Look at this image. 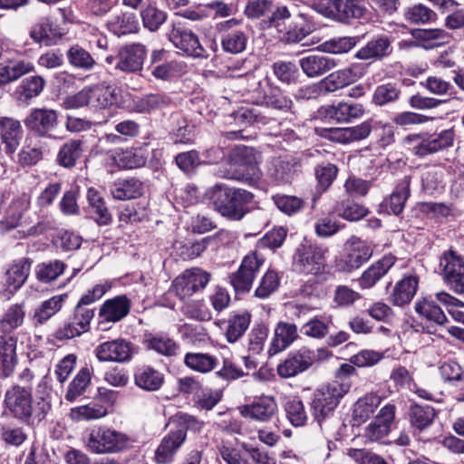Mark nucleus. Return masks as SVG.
<instances>
[{"mask_svg": "<svg viewBox=\"0 0 464 464\" xmlns=\"http://www.w3.org/2000/svg\"><path fill=\"white\" fill-rule=\"evenodd\" d=\"M37 392L41 395L33 402L30 391L14 385L5 394V407L14 418L26 423H30L31 420L41 421L51 409L49 388L45 382L42 381L39 383Z\"/></svg>", "mask_w": 464, "mask_h": 464, "instance_id": "nucleus-1", "label": "nucleus"}, {"mask_svg": "<svg viewBox=\"0 0 464 464\" xmlns=\"http://www.w3.org/2000/svg\"><path fill=\"white\" fill-rule=\"evenodd\" d=\"M204 198L222 217L231 221H239L249 212L254 195L244 188L216 183L206 189Z\"/></svg>", "mask_w": 464, "mask_h": 464, "instance_id": "nucleus-2", "label": "nucleus"}, {"mask_svg": "<svg viewBox=\"0 0 464 464\" xmlns=\"http://www.w3.org/2000/svg\"><path fill=\"white\" fill-rule=\"evenodd\" d=\"M229 159L237 169L230 170L218 168L216 171L217 177L249 185H255L260 180L262 171L259 165L262 161V155L258 150L251 147L238 146L231 151Z\"/></svg>", "mask_w": 464, "mask_h": 464, "instance_id": "nucleus-3", "label": "nucleus"}, {"mask_svg": "<svg viewBox=\"0 0 464 464\" xmlns=\"http://www.w3.org/2000/svg\"><path fill=\"white\" fill-rule=\"evenodd\" d=\"M349 389V384L334 381L314 392L311 402L312 413L322 430L325 432L332 430L331 423L334 410Z\"/></svg>", "mask_w": 464, "mask_h": 464, "instance_id": "nucleus-4", "label": "nucleus"}, {"mask_svg": "<svg viewBox=\"0 0 464 464\" xmlns=\"http://www.w3.org/2000/svg\"><path fill=\"white\" fill-rule=\"evenodd\" d=\"M135 440L128 434L111 427L100 426L91 430L85 446L95 454H115L133 447Z\"/></svg>", "mask_w": 464, "mask_h": 464, "instance_id": "nucleus-5", "label": "nucleus"}, {"mask_svg": "<svg viewBox=\"0 0 464 464\" xmlns=\"http://www.w3.org/2000/svg\"><path fill=\"white\" fill-rule=\"evenodd\" d=\"M364 0H314V7L322 15L341 23L360 19L367 12Z\"/></svg>", "mask_w": 464, "mask_h": 464, "instance_id": "nucleus-6", "label": "nucleus"}, {"mask_svg": "<svg viewBox=\"0 0 464 464\" xmlns=\"http://www.w3.org/2000/svg\"><path fill=\"white\" fill-rule=\"evenodd\" d=\"M439 272L444 283L454 293L464 295V257L452 249L440 256Z\"/></svg>", "mask_w": 464, "mask_h": 464, "instance_id": "nucleus-7", "label": "nucleus"}, {"mask_svg": "<svg viewBox=\"0 0 464 464\" xmlns=\"http://www.w3.org/2000/svg\"><path fill=\"white\" fill-rule=\"evenodd\" d=\"M453 140L454 132L452 130H444L438 134L424 136L413 134L405 138V142L411 146L412 152L419 157L433 154L450 147Z\"/></svg>", "mask_w": 464, "mask_h": 464, "instance_id": "nucleus-8", "label": "nucleus"}, {"mask_svg": "<svg viewBox=\"0 0 464 464\" xmlns=\"http://www.w3.org/2000/svg\"><path fill=\"white\" fill-rule=\"evenodd\" d=\"M210 278L211 275L200 268L188 269L173 280L169 293L175 294L180 300H185L202 291Z\"/></svg>", "mask_w": 464, "mask_h": 464, "instance_id": "nucleus-9", "label": "nucleus"}, {"mask_svg": "<svg viewBox=\"0 0 464 464\" xmlns=\"http://www.w3.org/2000/svg\"><path fill=\"white\" fill-rule=\"evenodd\" d=\"M380 122L369 119L361 124L347 128H316V133L322 138L340 143L359 141L369 137L372 130L376 129Z\"/></svg>", "mask_w": 464, "mask_h": 464, "instance_id": "nucleus-10", "label": "nucleus"}, {"mask_svg": "<svg viewBox=\"0 0 464 464\" xmlns=\"http://www.w3.org/2000/svg\"><path fill=\"white\" fill-rule=\"evenodd\" d=\"M325 252L321 246L301 244L295 252L293 265L299 273L318 275L324 268Z\"/></svg>", "mask_w": 464, "mask_h": 464, "instance_id": "nucleus-11", "label": "nucleus"}, {"mask_svg": "<svg viewBox=\"0 0 464 464\" xmlns=\"http://www.w3.org/2000/svg\"><path fill=\"white\" fill-rule=\"evenodd\" d=\"M245 14L249 18H260L271 14L268 21H264V28H276L283 33L281 26L284 20L290 18V12L286 6H280L273 11V3L270 0H251L246 6Z\"/></svg>", "mask_w": 464, "mask_h": 464, "instance_id": "nucleus-12", "label": "nucleus"}, {"mask_svg": "<svg viewBox=\"0 0 464 464\" xmlns=\"http://www.w3.org/2000/svg\"><path fill=\"white\" fill-rule=\"evenodd\" d=\"M169 40L172 44L188 56L193 58H207L208 52L202 46L197 34L191 30L185 28L180 23H174L168 34Z\"/></svg>", "mask_w": 464, "mask_h": 464, "instance_id": "nucleus-13", "label": "nucleus"}, {"mask_svg": "<svg viewBox=\"0 0 464 464\" xmlns=\"http://www.w3.org/2000/svg\"><path fill=\"white\" fill-rule=\"evenodd\" d=\"M264 264V258L256 252L246 256L239 268L229 276L230 283L236 292H248L256 274Z\"/></svg>", "mask_w": 464, "mask_h": 464, "instance_id": "nucleus-14", "label": "nucleus"}, {"mask_svg": "<svg viewBox=\"0 0 464 464\" xmlns=\"http://www.w3.org/2000/svg\"><path fill=\"white\" fill-rule=\"evenodd\" d=\"M93 316V308L77 304L68 322L55 332V338L59 340L72 339L88 332Z\"/></svg>", "mask_w": 464, "mask_h": 464, "instance_id": "nucleus-15", "label": "nucleus"}, {"mask_svg": "<svg viewBox=\"0 0 464 464\" xmlns=\"http://www.w3.org/2000/svg\"><path fill=\"white\" fill-rule=\"evenodd\" d=\"M94 353L100 362H126L131 360L134 346L125 339L117 338L100 343Z\"/></svg>", "mask_w": 464, "mask_h": 464, "instance_id": "nucleus-16", "label": "nucleus"}, {"mask_svg": "<svg viewBox=\"0 0 464 464\" xmlns=\"http://www.w3.org/2000/svg\"><path fill=\"white\" fill-rule=\"evenodd\" d=\"M242 20L231 18L218 25L221 34V45L224 51L230 53H242L246 46L247 36L246 33L238 28Z\"/></svg>", "mask_w": 464, "mask_h": 464, "instance_id": "nucleus-17", "label": "nucleus"}, {"mask_svg": "<svg viewBox=\"0 0 464 464\" xmlns=\"http://www.w3.org/2000/svg\"><path fill=\"white\" fill-rule=\"evenodd\" d=\"M314 363H315L314 350L307 347H301L290 353L287 358L278 364L277 373L282 378L294 377L307 371Z\"/></svg>", "mask_w": 464, "mask_h": 464, "instance_id": "nucleus-18", "label": "nucleus"}, {"mask_svg": "<svg viewBox=\"0 0 464 464\" xmlns=\"http://www.w3.org/2000/svg\"><path fill=\"white\" fill-rule=\"evenodd\" d=\"M347 255L344 260L341 261L337 266L343 272H351L358 269L363 263L368 261L372 255L371 246L357 237H351L346 242Z\"/></svg>", "mask_w": 464, "mask_h": 464, "instance_id": "nucleus-19", "label": "nucleus"}, {"mask_svg": "<svg viewBox=\"0 0 464 464\" xmlns=\"http://www.w3.org/2000/svg\"><path fill=\"white\" fill-rule=\"evenodd\" d=\"M318 112L326 121L345 123L361 118L364 114L365 109L361 103L339 102L336 104L321 107Z\"/></svg>", "mask_w": 464, "mask_h": 464, "instance_id": "nucleus-20", "label": "nucleus"}, {"mask_svg": "<svg viewBox=\"0 0 464 464\" xmlns=\"http://www.w3.org/2000/svg\"><path fill=\"white\" fill-rule=\"evenodd\" d=\"M240 414L246 419L259 422H268L278 412L277 402L273 396L263 395L255 399L251 403L239 409Z\"/></svg>", "mask_w": 464, "mask_h": 464, "instance_id": "nucleus-21", "label": "nucleus"}, {"mask_svg": "<svg viewBox=\"0 0 464 464\" xmlns=\"http://www.w3.org/2000/svg\"><path fill=\"white\" fill-rule=\"evenodd\" d=\"M25 126L41 137L50 136L58 126V112L53 109H33L24 121Z\"/></svg>", "mask_w": 464, "mask_h": 464, "instance_id": "nucleus-22", "label": "nucleus"}, {"mask_svg": "<svg viewBox=\"0 0 464 464\" xmlns=\"http://www.w3.org/2000/svg\"><path fill=\"white\" fill-rule=\"evenodd\" d=\"M395 414L396 406L394 404L387 403L382 407L375 419L365 428V438L372 441L384 439L391 431Z\"/></svg>", "mask_w": 464, "mask_h": 464, "instance_id": "nucleus-23", "label": "nucleus"}, {"mask_svg": "<svg viewBox=\"0 0 464 464\" xmlns=\"http://www.w3.org/2000/svg\"><path fill=\"white\" fill-rule=\"evenodd\" d=\"M147 50L143 44H132L119 50L116 68L124 72H138L143 68Z\"/></svg>", "mask_w": 464, "mask_h": 464, "instance_id": "nucleus-24", "label": "nucleus"}, {"mask_svg": "<svg viewBox=\"0 0 464 464\" xmlns=\"http://www.w3.org/2000/svg\"><path fill=\"white\" fill-rule=\"evenodd\" d=\"M362 74V70L355 65L338 70L330 73L320 82V89L325 92H334L355 82Z\"/></svg>", "mask_w": 464, "mask_h": 464, "instance_id": "nucleus-25", "label": "nucleus"}, {"mask_svg": "<svg viewBox=\"0 0 464 464\" xmlns=\"http://www.w3.org/2000/svg\"><path fill=\"white\" fill-rule=\"evenodd\" d=\"M297 326L295 324L279 322L274 330V337L268 347L269 356H274L289 347L298 338Z\"/></svg>", "mask_w": 464, "mask_h": 464, "instance_id": "nucleus-26", "label": "nucleus"}, {"mask_svg": "<svg viewBox=\"0 0 464 464\" xmlns=\"http://www.w3.org/2000/svg\"><path fill=\"white\" fill-rule=\"evenodd\" d=\"M297 162L289 157L273 158L269 161L267 176L275 185L290 183L295 173Z\"/></svg>", "mask_w": 464, "mask_h": 464, "instance_id": "nucleus-27", "label": "nucleus"}, {"mask_svg": "<svg viewBox=\"0 0 464 464\" xmlns=\"http://www.w3.org/2000/svg\"><path fill=\"white\" fill-rule=\"evenodd\" d=\"M185 440L186 431L184 429H177L167 434L155 451V460L157 463L167 464L171 462L174 455Z\"/></svg>", "mask_w": 464, "mask_h": 464, "instance_id": "nucleus-28", "label": "nucleus"}, {"mask_svg": "<svg viewBox=\"0 0 464 464\" xmlns=\"http://www.w3.org/2000/svg\"><path fill=\"white\" fill-rule=\"evenodd\" d=\"M32 266V260L28 257H21L14 260L5 272L6 291L13 295L27 280Z\"/></svg>", "mask_w": 464, "mask_h": 464, "instance_id": "nucleus-29", "label": "nucleus"}, {"mask_svg": "<svg viewBox=\"0 0 464 464\" xmlns=\"http://www.w3.org/2000/svg\"><path fill=\"white\" fill-rule=\"evenodd\" d=\"M130 306L131 302L126 295H117L102 304L99 316L105 322L117 323L129 314Z\"/></svg>", "mask_w": 464, "mask_h": 464, "instance_id": "nucleus-30", "label": "nucleus"}, {"mask_svg": "<svg viewBox=\"0 0 464 464\" xmlns=\"http://www.w3.org/2000/svg\"><path fill=\"white\" fill-rule=\"evenodd\" d=\"M16 343L14 335L0 334V373L4 377H9L16 366Z\"/></svg>", "mask_w": 464, "mask_h": 464, "instance_id": "nucleus-31", "label": "nucleus"}, {"mask_svg": "<svg viewBox=\"0 0 464 464\" xmlns=\"http://www.w3.org/2000/svg\"><path fill=\"white\" fill-rule=\"evenodd\" d=\"M299 65L304 73L310 77H319L337 66L334 58L323 54H309L299 60Z\"/></svg>", "mask_w": 464, "mask_h": 464, "instance_id": "nucleus-32", "label": "nucleus"}, {"mask_svg": "<svg viewBox=\"0 0 464 464\" xmlns=\"http://www.w3.org/2000/svg\"><path fill=\"white\" fill-rule=\"evenodd\" d=\"M142 343L147 350L153 351L166 357L176 356L179 344L167 334L146 333Z\"/></svg>", "mask_w": 464, "mask_h": 464, "instance_id": "nucleus-33", "label": "nucleus"}, {"mask_svg": "<svg viewBox=\"0 0 464 464\" xmlns=\"http://www.w3.org/2000/svg\"><path fill=\"white\" fill-rule=\"evenodd\" d=\"M23 129L20 122L9 117L0 119V137L5 144V152L14 153L20 144Z\"/></svg>", "mask_w": 464, "mask_h": 464, "instance_id": "nucleus-34", "label": "nucleus"}, {"mask_svg": "<svg viewBox=\"0 0 464 464\" xmlns=\"http://www.w3.org/2000/svg\"><path fill=\"white\" fill-rule=\"evenodd\" d=\"M391 40L386 35H379L357 51L355 57L360 60H378L392 53Z\"/></svg>", "mask_w": 464, "mask_h": 464, "instance_id": "nucleus-35", "label": "nucleus"}, {"mask_svg": "<svg viewBox=\"0 0 464 464\" xmlns=\"http://www.w3.org/2000/svg\"><path fill=\"white\" fill-rule=\"evenodd\" d=\"M419 285L416 276H407L396 283L391 294V302L394 305L402 306L409 304L414 297Z\"/></svg>", "mask_w": 464, "mask_h": 464, "instance_id": "nucleus-36", "label": "nucleus"}, {"mask_svg": "<svg viewBox=\"0 0 464 464\" xmlns=\"http://www.w3.org/2000/svg\"><path fill=\"white\" fill-rule=\"evenodd\" d=\"M394 260L393 256H389L372 264L358 278L359 286L362 289L372 288L394 265Z\"/></svg>", "mask_w": 464, "mask_h": 464, "instance_id": "nucleus-37", "label": "nucleus"}, {"mask_svg": "<svg viewBox=\"0 0 464 464\" xmlns=\"http://www.w3.org/2000/svg\"><path fill=\"white\" fill-rule=\"evenodd\" d=\"M382 402V397L370 392L359 398L353 405V420L358 424L368 420Z\"/></svg>", "mask_w": 464, "mask_h": 464, "instance_id": "nucleus-38", "label": "nucleus"}, {"mask_svg": "<svg viewBox=\"0 0 464 464\" xmlns=\"http://www.w3.org/2000/svg\"><path fill=\"white\" fill-rule=\"evenodd\" d=\"M163 374L149 365H143L136 369L134 373L135 384L145 391L154 392L163 384Z\"/></svg>", "mask_w": 464, "mask_h": 464, "instance_id": "nucleus-39", "label": "nucleus"}, {"mask_svg": "<svg viewBox=\"0 0 464 464\" xmlns=\"http://www.w3.org/2000/svg\"><path fill=\"white\" fill-rule=\"evenodd\" d=\"M89 106L94 109H103L119 102L118 91L111 86L97 85L88 87Z\"/></svg>", "mask_w": 464, "mask_h": 464, "instance_id": "nucleus-40", "label": "nucleus"}, {"mask_svg": "<svg viewBox=\"0 0 464 464\" xmlns=\"http://www.w3.org/2000/svg\"><path fill=\"white\" fill-rule=\"evenodd\" d=\"M413 36L425 49H432L448 44L452 39L450 34L440 28L418 29L413 33Z\"/></svg>", "mask_w": 464, "mask_h": 464, "instance_id": "nucleus-41", "label": "nucleus"}, {"mask_svg": "<svg viewBox=\"0 0 464 464\" xmlns=\"http://www.w3.org/2000/svg\"><path fill=\"white\" fill-rule=\"evenodd\" d=\"M142 190V183L131 178L116 180L111 188V194L115 199L129 200L141 196Z\"/></svg>", "mask_w": 464, "mask_h": 464, "instance_id": "nucleus-42", "label": "nucleus"}, {"mask_svg": "<svg viewBox=\"0 0 464 464\" xmlns=\"http://www.w3.org/2000/svg\"><path fill=\"white\" fill-rule=\"evenodd\" d=\"M107 25L109 30L118 36L133 34L139 30L138 19L131 13H121L113 15L108 21Z\"/></svg>", "mask_w": 464, "mask_h": 464, "instance_id": "nucleus-43", "label": "nucleus"}, {"mask_svg": "<svg viewBox=\"0 0 464 464\" xmlns=\"http://www.w3.org/2000/svg\"><path fill=\"white\" fill-rule=\"evenodd\" d=\"M82 151V141L81 140H70L60 148L56 161L60 166L71 169L76 165Z\"/></svg>", "mask_w": 464, "mask_h": 464, "instance_id": "nucleus-44", "label": "nucleus"}, {"mask_svg": "<svg viewBox=\"0 0 464 464\" xmlns=\"http://www.w3.org/2000/svg\"><path fill=\"white\" fill-rule=\"evenodd\" d=\"M62 36L56 25L45 18L33 25L30 31V37L38 44L49 45L52 42Z\"/></svg>", "mask_w": 464, "mask_h": 464, "instance_id": "nucleus-45", "label": "nucleus"}, {"mask_svg": "<svg viewBox=\"0 0 464 464\" xmlns=\"http://www.w3.org/2000/svg\"><path fill=\"white\" fill-rule=\"evenodd\" d=\"M409 416L411 426L423 430L433 423L437 412L431 406L414 404L410 409Z\"/></svg>", "mask_w": 464, "mask_h": 464, "instance_id": "nucleus-46", "label": "nucleus"}, {"mask_svg": "<svg viewBox=\"0 0 464 464\" xmlns=\"http://www.w3.org/2000/svg\"><path fill=\"white\" fill-rule=\"evenodd\" d=\"M251 314L248 312L235 314L227 320L226 337L228 343H236L249 327Z\"/></svg>", "mask_w": 464, "mask_h": 464, "instance_id": "nucleus-47", "label": "nucleus"}, {"mask_svg": "<svg viewBox=\"0 0 464 464\" xmlns=\"http://www.w3.org/2000/svg\"><path fill=\"white\" fill-rule=\"evenodd\" d=\"M409 197L410 179L405 177L397 184L394 191L386 200L385 206L390 208L394 215H399L402 212Z\"/></svg>", "mask_w": 464, "mask_h": 464, "instance_id": "nucleus-48", "label": "nucleus"}, {"mask_svg": "<svg viewBox=\"0 0 464 464\" xmlns=\"http://www.w3.org/2000/svg\"><path fill=\"white\" fill-rule=\"evenodd\" d=\"M169 103V99L160 93L144 95L133 102V110L139 113H150L154 111L165 108Z\"/></svg>", "mask_w": 464, "mask_h": 464, "instance_id": "nucleus-49", "label": "nucleus"}, {"mask_svg": "<svg viewBox=\"0 0 464 464\" xmlns=\"http://www.w3.org/2000/svg\"><path fill=\"white\" fill-rule=\"evenodd\" d=\"M25 312L22 304L11 305L0 319V329L2 334H11L16 328L20 327L24 320Z\"/></svg>", "mask_w": 464, "mask_h": 464, "instance_id": "nucleus-50", "label": "nucleus"}, {"mask_svg": "<svg viewBox=\"0 0 464 464\" xmlns=\"http://www.w3.org/2000/svg\"><path fill=\"white\" fill-rule=\"evenodd\" d=\"M87 199L92 208L93 218L100 225H108L111 221V215L109 212L104 199L99 195L94 188H89L87 192Z\"/></svg>", "mask_w": 464, "mask_h": 464, "instance_id": "nucleus-51", "label": "nucleus"}, {"mask_svg": "<svg viewBox=\"0 0 464 464\" xmlns=\"http://www.w3.org/2000/svg\"><path fill=\"white\" fill-rule=\"evenodd\" d=\"M184 363L189 369L206 373L211 372L218 364V359L208 353H188Z\"/></svg>", "mask_w": 464, "mask_h": 464, "instance_id": "nucleus-52", "label": "nucleus"}, {"mask_svg": "<svg viewBox=\"0 0 464 464\" xmlns=\"http://www.w3.org/2000/svg\"><path fill=\"white\" fill-rule=\"evenodd\" d=\"M107 415V409L99 403H90L72 408L70 418L74 421L92 420Z\"/></svg>", "mask_w": 464, "mask_h": 464, "instance_id": "nucleus-53", "label": "nucleus"}, {"mask_svg": "<svg viewBox=\"0 0 464 464\" xmlns=\"http://www.w3.org/2000/svg\"><path fill=\"white\" fill-rule=\"evenodd\" d=\"M415 311L427 320L435 323L438 325H442L447 322V317L431 299L425 298L415 304Z\"/></svg>", "mask_w": 464, "mask_h": 464, "instance_id": "nucleus-54", "label": "nucleus"}, {"mask_svg": "<svg viewBox=\"0 0 464 464\" xmlns=\"http://www.w3.org/2000/svg\"><path fill=\"white\" fill-rule=\"evenodd\" d=\"M65 266V264L60 260L43 262L36 266L35 276L42 283H50L63 273Z\"/></svg>", "mask_w": 464, "mask_h": 464, "instance_id": "nucleus-55", "label": "nucleus"}, {"mask_svg": "<svg viewBox=\"0 0 464 464\" xmlns=\"http://www.w3.org/2000/svg\"><path fill=\"white\" fill-rule=\"evenodd\" d=\"M314 31V25L299 17L279 38L288 44L299 43Z\"/></svg>", "mask_w": 464, "mask_h": 464, "instance_id": "nucleus-56", "label": "nucleus"}, {"mask_svg": "<svg viewBox=\"0 0 464 464\" xmlns=\"http://www.w3.org/2000/svg\"><path fill=\"white\" fill-rule=\"evenodd\" d=\"M67 298L66 295H54L50 299L42 303L39 308L36 309L34 313V318L39 324H44L47 320H49L52 316H53L56 313H58L65 299Z\"/></svg>", "mask_w": 464, "mask_h": 464, "instance_id": "nucleus-57", "label": "nucleus"}, {"mask_svg": "<svg viewBox=\"0 0 464 464\" xmlns=\"http://www.w3.org/2000/svg\"><path fill=\"white\" fill-rule=\"evenodd\" d=\"M287 420L295 427H303L306 424L308 416L304 405L298 398L288 400L285 404Z\"/></svg>", "mask_w": 464, "mask_h": 464, "instance_id": "nucleus-58", "label": "nucleus"}, {"mask_svg": "<svg viewBox=\"0 0 464 464\" xmlns=\"http://www.w3.org/2000/svg\"><path fill=\"white\" fill-rule=\"evenodd\" d=\"M91 382L90 371L87 368L81 369L71 382L65 393V400L72 402L82 395Z\"/></svg>", "mask_w": 464, "mask_h": 464, "instance_id": "nucleus-59", "label": "nucleus"}, {"mask_svg": "<svg viewBox=\"0 0 464 464\" xmlns=\"http://www.w3.org/2000/svg\"><path fill=\"white\" fill-rule=\"evenodd\" d=\"M67 58L71 65L85 71L92 70L95 65V61L90 53L79 45L69 49Z\"/></svg>", "mask_w": 464, "mask_h": 464, "instance_id": "nucleus-60", "label": "nucleus"}, {"mask_svg": "<svg viewBox=\"0 0 464 464\" xmlns=\"http://www.w3.org/2000/svg\"><path fill=\"white\" fill-rule=\"evenodd\" d=\"M357 44L355 37L344 36L333 38L320 45V49L328 53H343L352 50Z\"/></svg>", "mask_w": 464, "mask_h": 464, "instance_id": "nucleus-61", "label": "nucleus"}, {"mask_svg": "<svg viewBox=\"0 0 464 464\" xmlns=\"http://www.w3.org/2000/svg\"><path fill=\"white\" fill-rule=\"evenodd\" d=\"M267 107L287 111L292 108L293 102L278 88H271L264 96L263 102Z\"/></svg>", "mask_w": 464, "mask_h": 464, "instance_id": "nucleus-62", "label": "nucleus"}, {"mask_svg": "<svg viewBox=\"0 0 464 464\" xmlns=\"http://www.w3.org/2000/svg\"><path fill=\"white\" fill-rule=\"evenodd\" d=\"M268 328L265 324L255 326L248 334V351L252 354H260L268 336Z\"/></svg>", "mask_w": 464, "mask_h": 464, "instance_id": "nucleus-63", "label": "nucleus"}, {"mask_svg": "<svg viewBox=\"0 0 464 464\" xmlns=\"http://www.w3.org/2000/svg\"><path fill=\"white\" fill-rule=\"evenodd\" d=\"M141 18L144 27L154 32L166 21L167 14L157 7L149 5L142 10Z\"/></svg>", "mask_w": 464, "mask_h": 464, "instance_id": "nucleus-64", "label": "nucleus"}]
</instances>
